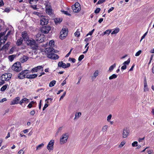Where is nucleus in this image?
<instances>
[{
    "label": "nucleus",
    "mask_w": 154,
    "mask_h": 154,
    "mask_svg": "<svg viewBox=\"0 0 154 154\" xmlns=\"http://www.w3.org/2000/svg\"><path fill=\"white\" fill-rule=\"evenodd\" d=\"M26 43L28 46H30L32 50H37L38 47V44L36 43L35 40L29 39L26 42Z\"/></svg>",
    "instance_id": "f257e3e1"
},
{
    "label": "nucleus",
    "mask_w": 154,
    "mask_h": 154,
    "mask_svg": "<svg viewBox=\"0 0 154 154\" xmlns=\"http://www.w3.org/2000/svg\"><path fill=\"white\" fill-rule=\"evenodd\" d=\"M11 69L17 72H19L22 69V67L20 62H17L15 63L11 67Z\"/></svg>",
    "instance_id": "f03ea898"
},
{
    "label": "nucleus",
    "mask_w": 154,
    "mask_h": 154,
    "mask_svg": "<svg viewBox=\"0 0 154 154\" xmlns=\"http://www.w3.org/2000/svg\"><path fill=\"white\" fill-rule=\"evenodd\" d=\"M51 27L49 26H44L41 27L40 29L41 32L44 34H48L51 30Z\"/></svg>",
    "instance_id": "7ed1b4c3"
},
{
    "label": "nucleus",
    "mask_w": 154,
    "mask_h": 154,
    "mask_svg": "<svg viewBox=\"0 0 154 154\" xmlns=\"http://www.w3.org/2000/svg\"><path fill=\"white\" fill-rule=\"evenodd\" d=\"M68 137L69 135L68 133L63 134L60 139V143L62 144L66 143L67 141Z\"/></svg>",
    "instance_id": "20e7f679"
},
{
    "label": "nucleus",
    "mask_w": 154,
    "mask_h": 154,
    "mask_svg": "<svg viewBox=\"0 0 154 154\" xmlns=\"http://www.w3.org/2000/svg\"><path fill=\"white\" fill-rule=\"evenodd\" d=\"M54 49L53 47L47 48L45 49V52H47L48 57L49 58V56H51L54 53Z\"/></svg>",
    "instance_id": "39448f33"
},
{
    "label": "nucleus",
    "mask_w": 154,
    "mask_h": 154,
    "mask_svg": "<svg viewBox=\"0 0 154 154\" xmlns=\"http://www.w3.org/2000/svg\"><path fill=\"white\" fill-rule=\"evenodd\" d=\"M130 131L127 128H124L122 133V137L125 138L127 137L129 135Z\"/></svg>",
    "instance_id": "423d86ee"
},
{
    "label": "nucleus",
    "mask_w": 154,
    "mask_h": 154,
    "mask_svg": "<svg viewBox=\"0 0 154 154\" xmlns=\"http://www.w3.org/2000/svg\"><path fill=\"white\" fill-rule=\"evenodd\" d=\"M28 70L27 69L22 71L18 75V78L20 79H23L25 78V74H23L26 72L28 71Z\"/></svg>",
    "instance_id": "0eeeda50"
},
{
    "label": "nucleus",
    "mask_w": 154,
    "mask_h": 154,
    "mask_svg": "<svg viewBox=\"0 0 154 154\" xmlns=\"http://www.w3.org/2000/svg\"><path fill=\"white\" fill-rule=\"evenodd\" d=\"M22 36L23 40H24V41L26 42L29 39L28 34L26 31H24L22 33Z\"/></svg>",
    "instance_id": "6e6552de"
},
{
    "label": "nucleus",
    "mask_w": 154,
    "mask_h": 154,
    "mask_svg": "<svg viewBox=\"0 0 154 154\" xmlns=\"http://www.w3.org/2000/svg\"><path fill=\"white\" fill-rule=\"evenodd\" d=\"M54 142V140H51L49 142L47 147V148L48 150H53Z\"/></svg>",
    "instance_id": "1a4fd4ad"
},
{
    "label": "nucleus",
    "mask_w": 154,
    "mask_h": 154,
    "mask_svg": "<svg viewBox=\"0 0 154 154\" xmlns=\"http://www.w3.org/2000/svg\"><path fill=\"white\" fill-rule=\"evenodd\" d=\"M40 24L42 25H46L48 23V20L45 17L42 18L40 20Z\"/></svg>",
    "instance_id": "9d476101"
},
{
    "label": "nucleus",
    "mask_w": 154,
    "mask_h": 154,
    "mask_svg": "<svg viewBox=\"0 0 154 154\" xmlns=\"http://www.w3.org/2000/svg\"><path fill=\"white\" fill-rule=\"evenodd\" d=\"M60 38L61 39H64L67 36L68 33L66 32H64L63 30H61L60 33Z\"/></svg>",
    "instance_id": "9b49d317"
},
{
    "label": "nucleus",
    "mask_w": 154,
    "mask_h": 154,
    "mask_svg": "<svg viewBox=\"0 0 154 154\" xmlns=\"http://www.w3.org/2000/svg\"><path fill=\"white\" fill-rule=\"evenodd\" d=\"M20 100V98L19 97H17L15 98L14 100L11 101L10 105H13L18 104L19 103V101Z\"/></svg>",
    "instance_id": "f8f14e48"
},
{
    "label": "nucleus",
    "mask_w": 154,
    "mask_h": 154,
    "mask_svg": "<svg viewBox=\"0 0 154 154\" xmlns=\"http://www.w3.org/2000/svg\"><path fill=\"white\" fill-rule=\"evenodd\" d=\"M72 9L74 13H76L79 12L81 9V7L78 8L77 7L73 5L72 6Z\"/></svg>",
    "instance_id": "ddd939ff"
},
{
    "label": "nucleus",
    "mask_w": 154,
    "mask_h": 154,
    "mask_svg": "<svg viewBox=\"0 0 154 154\" xmlns=\"http://www.w3.org/2000/svg\"><path fill=\"white\" fill-rule=\"evenodd\" d=\"M43 67L42 66H38L35 68H33L31 71L32 72H37L38 70L40 69L41 68H43Z\"/></svg>",
    "instance_id": "4468645a"
},
{
    "label": "nucleus",
    "mask_w": 154,
    "mask_h": 154,
    "mask_svg": "<svg viewBox=\"0 0 154 154\" xmlns=\"http://www.w3.org/2000/svg\"><path fill=\"white\" fill-rule=\"evenodd\" d=\"M49 58L51 59L56 60L57 59L59 58V56L57 54L54 53L52 54V55L51 56H49Z\"/></svg>",
    "instance_id": "2eb2a0df"
},
{
    "label": "nucleus",
    "mask_w": 154,
    "mask_h": 154,
    "mask_svg": "<svg viewBox=\"0 0 154 154\" xmlns=\"http://www.w3.org/2000/svg\"><path fill=\"white\" fill-rule=\"evenodd\" d=\"M23 41V39L21 37L20 38L17 40L16 44L17 46H20L22 44Z\"/></svg>",
    "instance_id": "dca6fc26"
},
{
    "label": "nucleus",
    "mask_w": 154,
    "mask_h": 154,
    "mask_svg": "<svg viewBox=\"0 0 154 154\" xmlns=\"http://www.w3.org/2000/svg\"><path fill=\"white\" fill-rule=\"evenodd\" d=\"M66 64L63 63V61H60L58 63V66L60 67H62L63 68H66Z\"/></svg>",
    "instance_id": "f3484780"
},
{
    "label": "nucleus",
    "mask_w": 154,
    "mask_h": 154,
    "mask_svg": "<svg viewBox=\"0 0 154 154\" xmlns=\"http://www.w3.org/2000/svg\"><path fill=\"white\" fill-rule=\"evenodd\" d=\"M29 99L26 98H24L23 99H22L20 102L19 103L20 105H22V104L23 103L25 102V103H28L29 102Z\"/></svg>",
    "instance_id": "a211bd4d"
},
{
    "label": "nucleus",
    "mask_w": 154,
    "mask_h": 154,
    "mask_svg": "<svg viewBox=\"0 0 154 154\" xmlns=\"http://www.w3.org/2000/svg\"><path fill=\"white\" fill-rule=\"evenodd\" d=\"M6 75V73L3 74L1 77V79H3L5 81L9 80V79L8 78V76Z\"/></svg>",
    "instance_id": "6ab92c4d"
},
{
    "label": "nucleus",
    "mask_w": 154,
    "mask_h": 154,
    "mask_svg": "<svg viewBox=\"0 0 154 154\" xmlns=\"http://www.w3.org/2000/svg\"><path fill=\"white\" fill-rule=\"evenodd\" d=\"M62 20V18H56L54 19V21L55 24H57L58 23H60Z\"/></svg>",
    "instance_id": "aec40b11"
},
{
    "label": "nucleus",
    "mask_w": 154,
    "mask_h": 154,
    "mask_svg": "<svg viewBox=\"0 0 154 154\" xmlns=\"http://www.w3.org/2000/svg\"><path fill=\"white\" fill-rule=\"evenodd\" d=\"M29 59L28 57L27 56H23L22 58H21V61L22 63H24L26 61Z\"/></svg>",
    "instance_id": "412c9836"
},
{
    "label": "nucleus",
    "mask_w": 154,
    "mask_h": 154,
    "mask_svg": "<svg viewBox=\"0 0 154 154\" xmlns=\"http://www.w3.org/2000/svg\"><path fill=\"white\" fill-rule=\"evenodd\" d=\"M16 54H13L10 55L8 56V59L11 62H12L14 58L16 57Z\"/></svg>",
    "instance_id": "4be33fe9"
},
{
    "label": "nucleus",
    "mask_w": 154,
    "mask_h": 154,
    "mask_svg": "<svg viewBox=\"0 0 154 154\" xmlns=\"http://www.w3.org/2000/svg\"><path fill=\"white\" fill-rule=\"evenodd\" d=\"M116 63H115L113 65H111L109 68L108 71L109 72H111L116 67Z\"/></svg>",
    "instance_id": "5701e85b"
},
{
    "label": "nucleus",
    "mask_w": 154,
    "mask_h": 154,
    "mask_svg": "<svg viewBox=\"0 0 154 154\" xmlns=\"http://www.w3.org/2000/svg\"><path fill=\"white\" fill-rule=\"evenodd\" d=\"M8 86V84H6L3 85L1 88L0 91H4L7 88Z\"/></svg>",
    "instance_id": "b1692460"
},
{
    "label": "nucleus",
    "mask_w": 154,
    "mask_h": 154,
    "mask_svg": "<svg viewBox=\"0 0 154 154\" xmlns=\"http://www.w3.org/2000/svg\"><path fill=\"white\" fill-rule=\"evenodd\" d=\"M117 77V75L116 74H113L111 76L109 77V80H112L114 79H116Z\"/></svg>",
    "instance_id": "393cba45"
},
{
    "label": "nucleus",
    "mask_w": 154,
    "mask_h": 154,
    "mask_svg": "<svg viewBox=\"0 0 154 154\" xmlns=\"http://www.w3.org/2000/svg\"><path fill=\"white\" fill-rule=\"evenodd\" d=\"M119 31V29L118 28H116L115 29L113 30L111 33V34H116L118 33Z\"/></svg>",
    "instance_id": "a878e982"
},
{
    "label": "nucleus",
    "mask_w": 154,
    "mask_h": 154,
    "mask_svg": "<svg viewBox=\"0 0 154 154\" xmlns=\"http://www.w3.org/2000/svg\"><path fill=\"white\" fill-rule=\"evenodd\" d=\"M52 9L51 8H46V11L48 14H50L51 13Z\"/></svg>",
    "instance_id": "bb28decb"
},
{
    "label": "nucleus",
    "mask_w": 154,
    "mask_h": 154,
    "mask_svg": "<svg viewBox=\"0 0 154 154\" xmlns=\"http://www.w3.org/2000/svg\"><path fill=\"white\" fill-rule=\"evenodd\" d=\"M44 146V144L43 143L39 145L36 147V150H39L40 149H41Z\"/></svg>",
    "instance_id": "cd10ccee"
},
{
    "label": "nucleus",
    "mask_w": 154,
    "mask_h": 154,
    "mask_svg": "<svg viewBox=\"0 0 154 154\" xmlns=\"http://www.w3.org/2000/svg\"><path fill=\"white\" fill-rule=\"evenodd\" d=\"M56 82L55 80H53L51 81L49 84V87H51L54 86V85L55 84Z\"/></svg>",
    "instance_id": "c85d7f7f"
},
{
    "label": "nucleus",
    "mask_w": 154,
    "mask_h": 154,
    "mask_svg": "<svg viewBox=\"0 0 154 154\" xmlns=\"http://www.w3.org/2000/svg\"><path fill=\"white\" fill-rule=\"evenodd\" d=\"M11 44V42H8L6 44L4 45L3 46L4 48L5 49H8Z\"/></svg>",
    "instance_id": "c756f323"
},
{
    "label": "nucleus",
    "mask_w": 154,
    "mask_h": 154,
    "mask_svg": "<svg viewBox=\"0 0 154 154\" xmlns=\"http://www.w3.org/2000/svg\"><path fill=\"white\" fill-rule=\"evenodd\" d=\"M54 41L53 40H51L50 41L49 45L50 46V47H53L52 45H54Z\"/></svg>",
    "instance_id": "7c9ffc66"
},
{
    "label": "nucleus",
    "mask_w": 154,
    "mask_h": 154,
    "mask_svg": "<svg viewBox=\"0 0 154 154\" xmlns=\"http://www.w3.org/2000/svg\"><path fill=\"white\" fill-rule=\"evenodd\" d=\"M4 35V33H2V32H1L0 33V47H1V45L2 44V42H1V41L2 39L1 38V37L3 36Z\"/></svg>",
    "instance_id": "2f4dec72"
},
{
    "label": "nucleus",
    "mask_w": 154,
    "mask_h": 154,
    "mask_svg": "<svg viewBox=\"0 0 154 154\" xmlns=\"http://www.w3.org/2000/svg\"><path fill=\"white\" fill-rule=\"evenodd\" d=\"M81 112H79L77 114V113H76L75 115V117L74 119V120H75V119H76L77 118H78L79 117H80L81 115Z\"/></svg>",
    "instance_id": "473e14b6"
},
{
    "label": "nucleus",
    "mask_w": 154,
    "mask_h": 154,
    "mask_svg": "<svg viewBox=\"0 0 154 154\" xmlns=\"http://www.w3.org/2000/svg\"><path fill=\"white\" fill-rule=\"evenodd\" d=\"M111 30L108 29L104 32L103 35H104L106 34H107L108 35H109L111 33Z\"/></svg>",
    "instance_id": "72a5a7b5"
},
{
    "label": "nucleus",
    "mask_w": 154,
    "mask_h": 154,
    "mask_svg": "<svg viewBox=\"0 0 154 154\" xmlns=\"http://www.w3.org/2000/svg\"><path fill=\"white\" fill-rule=\"evenodd\" d=\"M130 58L128 59V60L126 61H125L123 64V65H128L129 64V63H130Z\"/></svg>",
    "instance_id": "f704fd0d"
},
{
    "label": "nucleus",
    "mask_w": 154,
    "mask_h": 154,
    "mask_svg": "<svg viewBox=\"0 0 154 154\" xmlns=\"http://www.w3.org/2000/svg\"><path fill=\"white\" fill-rule=\"evenodd\" d=\"M31 79H33L36 78L37 76V75L36 74L30 75Z\"/></svg>",
    "instance_id": "c9c22d12"
},
{
    "label": "nucleus",
    "mask_w": 154,
    "mask_h": 154,
    "mask_svg": "<svg viewBox=\"0 0 154 154\" xmlns=\"http://www.w3.org/2000/svg\"><path fill=\"white\" fill-rule=\"evenodd\" d=\"M61 11L62 12V13H63V14H64L67 15H68V16H71V15L68 13V12L67 11Z\"/></svg>",
    "instance_id": "e433bc0d"
},
{
    "label": "nucleus",
    "mask_w": 154,
    "mask_h": 154,
    "mask_svg": "<svg viewBox=\"0 0 154 154\" xmlns=\"http://www.w3.org/2000/svg\"><path fill=\"white\" fill-rule=\"evenodd\" d=\"M84 55L83 54H82L79 56L78 58V60L79 61H81L84 58Z\"/></svg>",
    "instance_id": "4c0bfd02"
},
{
    "label": "nucleus",
    "mask_w": 154,
    "mask_h": 154,
    "mask_svg": "<svg viewBox=\"0 0 154 154\" xmlns=\"http://www.w3.org/2000/svg\"><path fill=\"white\" fill-rule=\"evenodd\" d=\"M78 30H77L76 32H75L74 34L75 36H77L78 37H79L80 35V33L79 32Z\"/></svg>",
    "instance_id": "58836bf2"
},
{
    "label": "nucleus",
    "mask_w": 154,
    "mask_h": 154,
    "mask_svg": "<svg viewBox=\"0 0 154 154\" xmlns=\"http://www.w3.org/2000/svg\"><path fill=\"white\" fill-rule=\"evenodd\" d=\"M149 91V88L147 87V84L145 85H144V91L145 92L147 91Z\"/></svg>",
    "instance_id": "ea45409f"
},
{
    "label": "nucleus",
    "mask_w": 154,
    "mask_h": 154,
    "mask_svg": "<svg viewBox=\"0 0 154 154\" xmlns=\"http://www.w3.org/2000/svg\"><path fill=\"white\" fill-rule=\"evenodd\" d=\"M107 125H105L104 126L102 129V131L103 132L107 130Z\"/></svg>",
    "instance_id": "a19ab883"
},
{
    "label": "nucleus",
    "mask_w": 154,
    "mask_h": 154,
    "mask_svg": "<svg viewBox=\"0 0 154 154\" xmlns=\"http://www.w3.org/2000/svg\"><path fill=\"white\" fill-rule=\"evenodd\" d=\"M106 0H99L96 5L100 4L105 2Z\"/></svg>",
    "instance_id": "79ce46f5"
},
{
    "label": "nucleus",
    "mask_w": 154,
    "mask_h": 154,
    "mask_svg": "<svg viewBox=\"0 0 154 154\" xmlns=\"http://www.w3.org/2000/svg\"><path fill=\"white\" fill-rule=\"evenodd\" d=\"M132 146H138V142L137 141H134L132 144Z\"/></svg>",
    "instance_id": "37998d69"
},
{
    "label": "nucleus",
    "mask_w": 154,
    "mask_h": 154,
    "mask_svg": "<svg viewBox=\"0 0 154 154\" xmlns=\"http://www.w3.org/2000/svg\"><path fill=\"white\" fill-rule=\"evenodd\" d=\"M6 75L8 76V78L9 79V80L11 78V77L12 76V74L10 73H6Z\"/></svg>",
    "instance_id": "c03bdc74"
},
{
    "label": "nucleus",
    "mask_w": 154,
    "mask_h": 154,
    "mask_svg": "<svg viewBox=\"0 0 154 154\" xmlns=\"http://www.w3.org/2000/svg\"><path fill=\"white\" fill-rule=\"evenodd\" d=\"M100 10L101 9L100 8H97L94 11V13L96 14L99 13Z\"/></svg>",
    "instance_id": "a18cd8bd"
},
{
    "label": "nucleus",
    "mask_w": 154,
    "mask_h": 154,
    "mask_svg": "<svg viewBox=\"0 0 154 154\" xmlns=\"http://www.w3.org/2000/svg\"><path fill=\"white\" fill-rule=\"evenodd\" d=\"M148 32V31H147L146 32H145L144 34L141 37V40H140V42H141L142 40L145 37V36L147 35V33Z\"/></svg>",
    "instance_id": "49530a36"
},
{
    "label": "nucleus",
    "mask_w": 154,
    "mask_h": 154,
    "mask_svg": "<svg viewBox=\"0 0 154 154\" xmlns=\"http://www.w3.org/2000/svg\"><path fill=\"white\" fill-rule=\"evenodd\" d=\"M48 103H45L44 106L43 107V111H44L45 110V109L47 108L49 105V104H47Z\"/></svg>",
    "instance_id": "de8ad7c7"
},
{
    "label": "nucleus",
    "mask_w": 154,
    "mask_h": 154,
    "mask_svg": "<svg viewBox=\"0 0 154 154\" xmlns=\"http://www.w3.org/2000/svg\"><path fill=\"white\" fill-rule=\"evenodd\" d=\"M142 51L141 50H139L136 53L135 55L136 56H139L141 53Z\"/></svg>",
    "instance_id": "09e8293b"
},
{
    "label": "nucleus",
    "mask_w": 154,
    "mask_h": 154,
    "mask_svg": "<svg viewBox=\"0 0 154 154\" xmlns=\"http://www.w3.org/2000/svg\"><path fill=\"white\" fill-rule=\"evenodd\" d=\"M69 60H71L72 63H74L76 61L75 59L73 58H69Z\"/></svg>",
    "instance_id": "8fccbe9b"
},
{
    "label": "nucleus",
    "mask_w": 154,
    "mask_h": 154,
    "mask_svg": "<svg viewBox=\"0 0 154 154\" xmlns=\"http://www.w3.org/2000/svg\"><path fill=\"white\" fill-rule=\"evenodd\" d=\"M98 74V70L96 71L94 73V76L95 77H96Z\"/></svg>",
    "instance_id": "3c124183"
},
{
    "label": "nucleus",
    "mask_w": 154,
    "mask_h": 154,
    "mask_svg": "<svg viewBox=\"0 0 154 154\" xmlns=\"http://www.w3.org/2000/svg\"><path fill=\"white\" fill-rule=\"evenodd\" d=\"M112 115L111 114L109 115L108 116L107 118V121L108 122H109L110 121V120L112 118Z\"/></svg>",
    "instance_id": "603ef678"
},
{
    "label": "nucleus",
    "mask_w": 154,
    "mask_h": 154,
    "mask_svg": "<svg viewBox=\"0 0 154 154\" xmlns=\"http://www.w3.org/2000/svg\"><path fill=\"white\" fill-rule=\"evenodd\" d=\"M74 5L75 6L77 7L78 8L81 7L80 4H79V2H76L75 4L74 5Z\"/></svg>",
    "instance_id": "864d4df0"
},
{
    "label": "nucleus",
    "mask_w": 154,
    "mask_h": 154,
    "mask_svg": "<svg viewBox=\"0 0 154 154\" xmlns=\"http://www.w3.org/2000/svg\"><path fill=\"white\" fill-rule=\"evenodd\" d=\"M66 92H64L63 94L61 96L60 98V100H61V99H62L63 97H65V96L66 94Z\"/></svg>",
    "instance_id": "5fc2aeb1"
},
{
    "label": "nucleus",
    "mask_w": 154,
    "mask_h": 154,
    "mask_svg": "<svg viewBox=\"0 0 154 154\" xmlns=\"http://www.w3.org/2000/svg\"><path fill=\"white\" fill-rule=\"evenodd\" d=\"M127 68V66L126 65H123L121 68V70H124L125 69Z\"/></svg>",
    "instance_id": "6e6d98bb"
},
{
    "label": "nucleus",
    "mask_w": 154,
    "mask_h": 154,
    "mask_svg": "<svg viewBox=\"0 0 154 154\" xmlns=\"http://www.w3.org/2000/svg\"><path fill=\"white\" fill-rule=\"evenodd\" d=\"M125 143V142L124 141H122L119 146V147H122L124 145Z\"/></svg>",
    "instance_id": "4d7b16f0"
},
{
    "label": "nucleus",
    "mask_w": 154,
    "mask_h": 154,
    "mask_svg": "<svg viewBox=\"0 0 154 154\" xmlns=\"http://www.w3.org/2000/svg\"><path fill=\"white\" fill-rule=\"evenodd\" d=\"M35 112L34 110H33L32 111H31L30 112V115L32 116H33L35 114Z\"/></svg>",
    "instance_id": "13d9d810"
},
{
    "label": "nucleus",
    "mask_w": 154,
    "mask_h": 154,
    "mask_svg": "<svg viewBox=\"0 0 154 154\" xmlns=\"http://www.w3.org/2000/svg\"><path fill=\"white\" fill-rule=\"evenodd\" d=\"M14 49L13 48H13H11L10 50V51H9V54H12L14 52Z\"/></svg>",
    "instance_id": "bf43d9fd"
},
{
    "label": "nucleus",
    "mask_w": 154,
    "mask_h": 154,
    "mask_svg": "<svg viewBox=\"0 0 154 154\" xmlns=\"http://www.w3.org/2000/svg\"><path fill=\"white\" fill-rule=\"evenodd\" d=\"M29 2V3L30 4H32V2H33L34 1L35 2H37L38 0H28Z\"/></svg>",
    "instance_id": "052dcab7"
},
{
    "label": "nucleus",
    "mask_w": 154,
    "mask_h": 154,
    "mask_svg": "<svg viewBox=\"0 0 154 154\" xmlns=\"http://www.w3.org/2000/svg\"><path fill=\"white\" fill-rule=\"evenodd\" d=\"M8 37L7 36H5L4 38V41L2 42V44H4L5 43V41L7 40Z\"/></svg>",
    "instance_id": "680f3d73"
},
{
    "label": "nucleus",
    "mask_w": 154,
    "mask_h": 154,
    "mask_svg": "<svg viewBox=\"0 0 154 154\" xmlns=\"http://www.w3.org/2000/svg\"><path fill=\"white\" fill-rule=\"evenodd\" d=\"M67 78H66V79L65 80H64L63 82L61 83V85L62 86H63V85H64L65 84H66V79Z\"/></svg>",
    "instance_id": "e2e57ef3"
},
{
    "label": "nucleus",
    "mask_w": 154,
    "mask_h": 154,
    "mask_svg": "<svg viewBox=\"0 0 154 154\" xmlns=\"http://www.w3.org/2000/svg\"><path fill=\"white\" fill-rule=\"evenodd\" d=\"M4 5V3L2 0H0V7Z\"/></svg>",
    "instance_id": "0e129e2a"
},
{
    "label": "nucleus",
    "mask_w": 154,
    "mask_h": 154,
    "mask_svg": "<svg viewBox=\"0 0 154 154\" xmlns=\"http://www.w3.org/2000/svg\"><path fill=\"white\" fill-rule=\"evenodd\" d=\"M31 7L34 9V10H37V8H36L37 5H31L30 6Z\"/></svg>",
    "instance_id": "69168bd1"
},
{
    "label": "nucleus",
    "mask_w": 154,
    "mask_h": 154,
    "mask_svg": "<svg viewBox=\"0 0 154 154\" xmlns=\"http://www.w3.org/2000/svg\"><path fill=\"white\" fill-rule=\"evenodd\" d=\"M10 11V9L8 8H5V10L4 11V12H7V13H8Z\"/></svg>",
    "instance_id": "338daca9"
},
{
    "label": "nucleus",
    "mask_w": 154,
    "mask_h": 154,
    "mask_svg": "<svg viewBox=\"0 0 154 154\" xmlns=\"http://www.w3.org/2000/svg\"><path fill=\"white\" fill-rule=\"evenodd\" d=\"M114 9V8L112 7L108 11V12L109 13L111 11H112Z\"/></svg>",
    "instance_id": "774afa93"
}]
</instances>
